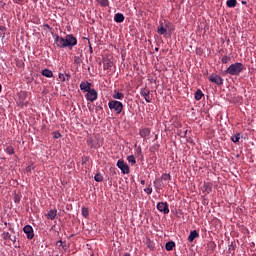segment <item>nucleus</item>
I'll return each instance as SVG.
<instances>
[{"label": "nucleus", "mask_w": 256, "mask_h": 256, "mask_svg": "<svg viewBox=\"0 0 256 256\" xmlns=\"http://www.w3.org/2000/svg\"><path fill=\"white\" fill-rule=\"evenodd\" d=\"M54 43L59 49H73L77 45V38L73 34H68L65 37L56 35L54 37Z\"/></svg>", "instance_id": "obj_1"}, {"label": "nucleus", "mask_w": 256, "mask_h": 256, "mask_svg": "<svg viewBox=\"0 0 256 256\" xmlns=\"http://www.w3.org/2000/svg\"><path fill=\"white\" fill-rule=\"evenodd\" d=\"M196 101H201L203 99V91L197 90L194 95Z\"/></svg>", "instance_id": "obj_23"}, {"label": "nucleus", "mask_w": 256, "mask_h": 256, "mask_svg": "<svg viewBox=\"0 0 256 256\" xmlns=\"http://www.w3.org/2000/svg\"><path fill=\"white\" fill-rule=\"evenodd\" d=\"M25 0H13L14 3H23Z\"/></svg>", "instance_id": "obj_40"}, {"label": "nucleus", "mask_w": 256, "mask_h": 256, "mask_svg": "<svg viewBox=\"0 0 256 256\" xmlns=\"http://www.w3.org/2000/svg\"><path fill=\"white\" fill-rule=\"evenodd\" d=\"M157 32H158V33H161V25L158 26Z\"/></svg>", "instance_id": "obj_41"}, {"label": "nucleus", "mask_w": 256, "mask_h": 256, "mask_svg": "<svg viewBox=\"0 0 256 256\" xmlns=\"http://www.w3.org/2000/svg\"><path fill=\"white\" fill-rule=\"evenodd\" d=\"M242 5H247V2L246 1H242Z\"/></svg>", "instance_id": "obj_43"}, {"label": "nucleus", "mask_w": 256, "mask_h": 256, "mask_svg": "<svg viewBox=\"0 0 256 256\" xmlns=\"http://www.w3.org/2000/svg\"><path fill=\"white\" fill-rule=\"evenodd\" d=\"M82 215L83 217H89V209L86 207H82Z\"/></svg>", "instance_id": "obj_30"}, {"label": "nucleus", "mask_w": 256, "mask_h": 256, "mask_svg": "<svg viewBox=\"0 0 256 256\" xmlns=\"http://www.w3.org/2000/svg\"><path fill=\"white\" fill-rule=\"evenodd\" d=\"M92 85L91 82L89 81H82L80 83V89L83 91V93H88L89 91L92 90Z\"/></svg>", "instance_id": "obj_11"}, {"label": "nucleus", "mask_w": 256, "mask_h": 256, "mask_svg": "<svg viewBox=\"0 0 256 256\" xmlns=\"http://www.w3.org/2000/svg\"><path fill=\"white\" fill-rule=\"evenodd\" d=\"M156 51H159V48H156Z\"/></svg>", "instance_id": "obj_45"}, {"label": "nucleus", "mask_w": 256, "mask_h": 256, "mask_svg": "<svg viewBox=\"0 0 256 256\" xmlns=\"http://www.w3.org/2000/svg\"><path fill=\"white\" fill-rule=\"evenodd\" d=\"M74 63L76 65H81V63H83V60L79 56H75L74 57Z\"/></svg>", "instance_id": "obj_31"}, {"label": "nucleus", "mask_w": 256, "mask_h": 256, "mask_svg": "<svg viewBox=\"0 0 256 256\" xmlns=\"http://www.w3.org/2000/svg\"><path fill=\"white\" fill-rule=\"evenodd\" d=\"M113 99H118V100H123L125 99V94L118 92L117 90H115L112 94Z\"/></svg>", "instance_id": "obj_18"}, {"label": "nucleus", "mask_w": 256, "mask_h": 256, "mask_svg": "<svg viewBox=\"0 0 256 256\" xmlns=\"http://www.w3.org/2000/svg\"><path fill=\"white\" fill-rule=\"evenodd\" d=\"M97 3L100 7H109V0H97Z\"/></svg>", "instance_id": "obj_25"}, {"label": "nucleus", "mask_w": 256, "mask_h": 256, "mask_svg": "<svg viewBox=\"0 0 256 256\" xmlns=\"http://www.w3.org/2000/svg\"><path fill=\"white\" fill-rule=\"evenodd\" d=\"M212 187L213 185L211 183H204L202 186L203 193H206L207 195H209V193H211L212 191Z\"/></svg>", "instance_id": "obj_13"}, {"label": "nucleus", "mask_w": 256, "mask_h": 256, "mask_svg": "<svg viewBox=\"0 0 256 256\" xmlns=\"http://www.w3.org/2000/svg\"><path fill=\"white\" fill-rule=\"evenodd\" d=\"M243 69H245V66L243 63L236 62L234 64H231L226 70L225 73L228 75H239Z\"/></svg>", "instance_id": "obj_3"}, {"label": "nucleus", "mask_w": 256, "mask_h": 256, "mask_svg": "<svg viewBox=\"0 0 256 256\" xmlns=\"http://www.w3.org/2000/svg\"><path fill=\"white\" fill-rule=\"evenodd\" d=\"M226 5L229 8L237 7V0H227Z\"/></svg>", "instance_id": "obj_24"}, {"label": "nucleus", "mask_w": 256, "mask_h": 256, "mask_svg": "<svg viewBox=\"0 0 256 256\" xmlns=\"http://www.w3.org/2000/svg\"><path fill=\"white\" fill-rule=\"evenodd\" d=\"M239 139H241V134L240 133H236L235 135H233L231 137V141H233V143H239Z\"/></svg>", "instance_id": "obj_27"}, {"label": "nucleus", "mask_w": 256, "mask_h": 256, "mask_svg": "<svg viewBox=\"0 0 256 256\" xmlns=\"http://www.w3.org/2000/svg\"><path fill=\"white\" fill-rule=\"evenodd\" d=\"M140 95L144 97L147 103H151V99H153V97L151 96V91H149L148 88H142L140 91Z\"/></svg>", "instance_id": "obj_8"}, {"label": "nucleus", "mask_w": 256, "mask_h": 256, "mask_svg": "<svg viewBox=\"0 0 256 256\" xmlns=\"http://www.w3.org/2000/svg\"><path fill=\"white\" fill-rule=\"evenodd\" d=\"M56 245H59V247H62V249H65L66 245L63 244V241L62 240H59Z\"/></svg>", "instance_id": "obj_36"}, {"label": "nucleus", "mask_w": 256, "mask_h": 256, "mask_svg": "<svg viewBox=\"0 0 256 256\" xmlns=\"http://www.w3.org/2000/svg\"><path fill=\"white\" fill-rule=\"evenodd\" d=\"M151 249V245L148 246Z\"/></svg>", "instance_id": "obj_46"}, {"label": "nucleus", "mask_w": 256, "mask_h": 256, "mask_svg": "<svg viewBox=\"0 0 256 256\" xmlns=\"http://www.w3.org/2000/svg\"><path fill=\"white\" fill-rule=\"evenodd\" d=\"M23 231L27 235V239L31 240L35 237V233L33 232V227L31 225L24 226Z\"/></svg>", "instance_id": "obj_10"}, {"label": "nucleus", "mask_w": 256, "mask_h": 256, "mask_svg": "<svg viewBox=\"0 0 256 256\" xmlns=\"http://www.w3.org/2000/svg\"><path fill=\"white\" fill-rule=\"evenodd\" d=\"M197 237H199V232H197V230H193L190 232V235L188 236V241L190 243H193V241H195Z\"/></svg>", "instance_id": "obj_14"}, {"label": "nucleus", "mask_w": 256, "mask_h": 256, "mask_svg": "<svg viewBox=\"0 0 256 256\" xmlns=\"http://www.w3.org/2000/svg\"><path fill=\"white\" fill-rule=\"evenodd\" d=\"M162 179H163L164 181H169V179H171V175H170V174H163V175H162Z\"/></svg>", "instance_id": "obj_34"}, {"label": "nucleus", "mask_w": 256, "mask_h": 256, "mask_svg": "<svg viewBox=\"0 0 256 256\" xmlns=\"http://www.w3.org/2000/svg\"><path fill=\"white\" fill-rule=\"evenodd\" d=\"M145 193H147V195H151V193H153V189L148 187L146 189H144Z\"/></svg>", "instance_id": "obj_35"}, {"label": "nucleus", "mask_w": 256, "mask_h": 256, "mask_svg": "<svg viewBox=\"0 0 256 256\" xmlns=\"http://www.w3.org/2000/svg\"><path fill=\"white\" fill-rule=\"evenodd\" d=\"M231 61V57L229 56H223V58L221 59V62L224 64H227Z\"/></svg>", "instance_id": "obj_32"}, {"label": "nucleus", "mask_w": 256, "mask_h": 256, "mask_svg": "<svg viewBox=\"0 0 256 256\" xmlns=\"http://www.w3.org/2000/svg\"><path fill=\"white\" fill-rule=\"evenodd\" d=\"M173 247H175V243L173 241H169L165 244L166 251H173Z\"/></svg>", "instance_id": "obj_22"}, {"label": "nucleus", "mask_w": 256, "mask_h": 256, "mask_svg": "<svg viewBox=\"0 0 256 256\" xmlns=\"http://www.w3.org/2000/svg\"><path fill=\"white\" fill-rule=\"evenodd\" d=\"M59 137H61V133L54 132V139H59Z\"/></svg>", "instance_id": "obj_37"}, {"label": "nucleus", "mask_w": 256, "mask_h": 256, "mask_svg": "<svg viewBox=\"0 0 256 256\" xmlns=\"http://www.w3.org/2000/svg\"><path fill=\"white\" fill-rule=\"evenodd\" d=\"M5 153H7L8 155H15V149L13 148V146H7L5 149Z\"/></svg>", "instance_id": "obj_26"}, {"label": "nucleus", "mask_w": 256, "mask_h": 256, "mask_svg": "<svg viewBox=\"0 0 256 256\" xmlns=\"http://www.w3.org/2000/svg\"><path fill=\"white\" fill-rule=\"evenodd\" d=\"M151 249V245L148 246Z\"/></svg>", "instance_id": "obj_47"}, {"label": "nucleus", "mask_w": 256, "mask_h": 256, "mask_svg": "<svg viewBox=\"0 0 256 256\" xmlns=\"http://www.w3.org/2000/svg\"><path fill=\"white\" fill-rule=\"evenodd\" d=\"M174 31L175 27L173 26V24H171V22L167 20H164V22H162L161 35H164L166 39L171 38V33H173Z\"/></svg>", "instance_id": "obj_2"}, {"label": "nucleus", "mask_w": 256, "mask_h": 256, "mask_svg": "<svg viewBox=\"0 0 256 256\" xmlns=\"http://www.w3.org/2000/svg\"><path fill=\"white\" fill-rule=\"evenodd\" d=\"M94 180L97 182V183H101V181H103V176L101 174H96L94 176Z\"/></svg>", "instance_id": "obj_29"}, {"label": "nucleus", "mask_w": 256, "mask_h": 256, "mask_svg": "<svg viewBox=\"0 0 256 256\" xmlns=\"http://www.w3.org/2000/svg\"><path fill=\"white\" fill-rule=\"evenodd\" d=\"M58 77H59V79H61V81L63 83H65V82H67V81H69L71 79V75L63 74V73H59Z\"/></svg>", "instance_id": "obj_19"}, {"label": "nucleus", "mask_w": 256, "mask_h": 256, "mask_svg": "<svg viewBox=\"0 0 256 256\" xmlns=\"http://www.w3.org/2000/svg\"><path fill=\"white\" fill-rule=\"evenodd\" d=\"M162 209L161 212L164 213V215L169 214V204H167V202H162Z\"/></svg>", "instance_id": "obj_20"}, {"label": "nucleus", "mask_w": 256, "mask_h": 256, "mask_svg": "<svg viewBox=\"0 0 256 256\" xmlns=\"http://www.w3.org/2000/svg\"><path fill=\"white\" fill-rule=\"evenodd\" d=\"M97 97H99V94L95 89L89 90L85 95V98L87 99V101H90V103L97 101Z\"/></svg>", "instance_id": "obj_7"}, {"label": "nucleus", "mask_w": 256, "mask_h": 256, "mask_svg": "<svg viewBox=\"0 0 256 256\" xmlns=\"http://www.w3.org/2000/svg\"><path fill=\"white\" fill-rule=\"evenodd\" d=\"M157 209H158V211H161V202L157 203Z\"/></svg>", "instance_id": "obj_39"}, {"label": "nucleus", "mask_w": 256, "mask_h": 256, "mask_svg": "<svg viewBox=\"0 0 256 256\" xmlns=\"http://www.w3.org/2000/svg\"><path fill=\"white\" fill-rule=\"evenodd\" d=\"M151 135V130L149 128H142L140 130V136L143 137V139H147Z\"/></svg>", "instance_id": "obj_15"}, {"label": "nucleus", "mask_w": 256, "mask_h": 256, "mask_svg": "<svg viewBox=\"0 0 256 256\" xmlns=\"http://www.w3.org/2000/svg\"><path fill=\"white\" fill-rule=\"evenodd\" d=\"M114 21L116 23H123V21H125V16L121 13H116L114 16Z\"/></svg>", "instance_id": "obj_17"}, {"label": "nucleus", "mask_w": 256, "mask_h": 256, "mask_svg": "<svg viewBox=\"0 0 256 256\" xmlns=\"http://www.w3.org/2000/svg\"><path fill=\"white\" fill-rule=\"evenodd\" d=\"M141 185H145V180H141Z\"/></svg>", "instance_id": "obj_42"}, {"label": "nucleus", "mask_w": 256, "mask_h": 256, "mask_svg": "<svg viewBox=\"0 0 256 256\" xmlns=\"http://www.w3.org/2000/svg\"><path fill=\"white\" fill-rule=\"evenodd\" d=\"M2 238L5 240V241H12L13 244L17 243V237L15 236H11L9 234V232H3L2 233ZM14 247H17V244L14 245Z\"/></svg>", "instance_id": "obj_12"}, {"label": "nucleus", "mask_w": 256, "mask_h": 256, "mask_svg": "<svg viewBox=\"0 0 256 256\" xmlns=\"http://www.w3.org/2000/svg\"><path fill=\"white\" fill-rule=\"evenodd\" d=\"M46 27H48V29H51V27L49 25H46Z\"/></svg>", "instance_id": "obj_44"}, {"label": "nucleus", "mask_w": 256, "mask_h": 256, "mask_svg": "<svg viewBox=\"0 0 256 256\" xmlns=\"http://www.w3.org/2000/svg\"><path fill=\"white\" fill-rule=\"evenodd\" d=\"M127 161H128V163H131L132 165H135V163H137V161L135 160V156H133V155L128 156Z\"/></svg>", "instance_id": "obj_28"}, {"label": "nucleus", "mask_w": 256, "mask_h": 256, "mask_svg": "<svg viewBox=\"0 0 256 256\" xmlns=\"http://www.w3.org/2000/svg\"><path fill=\"white\" fill-rule=\"evenodd\" d=\"M47 219H50L51 221L55 220V217H57V209L50 210L46 214Z\"/></svg>", "instance_id": "obj_16"}, {"label": "nucleus", "mask_w": 256, "mask_h": 256, "mask_svg": "<svg viewBox=\"0 0 256 256\" xmlns=\"http://www.w3.org/2000/svg\"><path fill=\"white\" fill-rule=\"evenodd\" d=\"M14 201H15V203H19V201H21V198H19V196H16V197L14 198Z\"/></svg>", "instance_id": "obj_38"}, {"label": "nucleus", "mask_w": 256, "mask_h": 256, "mask_svg": "<svg viewBox=\"0 0 256 256\" xmlns=\"http://www.w3.org/2000/svg\"><path fill=\"white\" fill-rule=\"evenodd\" d=\"M108 107L110 111H113L116 115H121V113H123V103L118 100H110L108 102Z\"/></svg>", "instance_id": "obj_4"}, {"label": "nucleus", "mask_w": 256, "mask_h": 256, "mask_svg": "<svg viewBox=\"0 0 256 256\" xmlns=\"http://www.w3.org/2000/svg\"><path fill=\"white\" fill-rule=\"evenodd\" d=\"M208 79L211 83H215V85H223V78L217 74L210 75Z\"/></svg>", "instance_id": "obj_9"}, {"label": "nucleus", "mask_w": 256, "mask_h": 256, "mask_svg": "<svg viewBox=\"0 0 256 256\" xmlns=\"http://www.w3.org/2000/svg\"><path fill=\"white\" fill-rule=\"evenodd\" d=\"M116 165L122 171L123 175H129V165L123 159L118 160Z\"/></svg>", "instance_id": "obj_6"}, {"label": "nucleus", "mask_w": 256, "mask_h": 256, "mask_svg": "<svg viewBox=\"0 0 256 256\" xmlns=\"http://www.w3.org/2000/svg\"><path fill=\"white\" fill-rule=\"evenodd\" d=\"M27 92L20 91L18 93L17 105L18 107H27L29 105V100H27Z\"/></svg>", "instance_id": "obj_5"}, {"label": "nucleus", "mask_w": 256, "mask_h": 256, "mask_svg": "<svg viewBox=\"0 0 256 256\" xmlns=\"http://www.w3.org/2000/svg\"><path fill=\"white\" fill-rule=\"evenodd\" d=\"M178 135L182 138L187 137V130H184V131L179 130Z\"/></svg>", "instance_id": "obj_33"}, {"label": "nucleus", "mask_w": 256, "mask_h": 256, "mask_svg": "<svg viewBox=\"0 0 256 256\" xmlns=\"http://www.w3.org/2000/svg\"><path fill=\"white\" fill-rule=\"evenodd\" d=\"M42 75L43 77H47L48 79H51V77H53V71L49 69H44L42 70Z\"/></svg>", "instance_id": "obj_21"}]
</instances>
